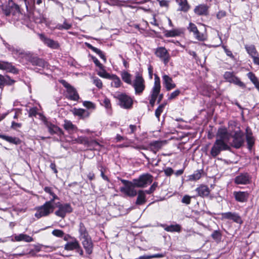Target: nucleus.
<instances>
[{
	"instance_id": "f257e3e1",
	"label": "nucleus",
	"mask_w": 259,
	"mask_h": 259,
	"mask_svg": "<svg viewBox=\"0 0 259 259\" xmlns=\"http://www.w3.org/2000/svg\"><path fill=\"white\" fill-rule=\"evenodd\" d=\"M231 138V134L228 132L226 127L219 128L216 135V140L210 150L211 156L215 157L221 151L229 150L230 147L229 144Z\"/></svg>"
},
{
	"instance_id": "f03ea898",
	"label": "nucleus",
	"mask_w": 259,
	"mask_h": 259,
	"mask_svg": "<svg viewBox=\"0 0 259 259\" xmlns=\"http://www.w3.org/2000/svg\"><path fill=\"white\" fill-rule=\"evenodd\" d=\"M3 42L8 50L11 52L13 55H16L20 62H24L25 61L30 62L31 59L33 56L31 53L25 52L21 49L15 48L13 46H11L4 40Z\"/></svg>"
},
{
	"instance_id": "7ed1b4c3",
	"label": "nucleus",
	"mask_w": 259,
	"mask_h": 259,
	"mask_svg": "<svg viewBox=\"0 0 259 259\" xmlns=\"http://www.w3.org/2000/svg\"><path fill=\"white\" fill-rule=\"evenodd\" d=\"M55 205H51L50 202H46L42 205L35 208V217L37 219L49 215L55 209Z\"/></svg>"
},
{
	"instance_id": "20e7f679",
	"label": "nucleus",
	"mask_w": 259,
	"mask_h": 259,
	"mask_svg": "<svg viewBox=\"0 0 259 259\" xmlns=\"http://www.w3.org/2000/svg\"><path fill=\"white\" fill-rule=\"evenodd\" d=\"M113 97L118 100V104L121 108L130 109L132 107L133 100L132 98L126 94L116 92L113 95Z\"/></svg>"
},
{
	"instance_id": "39448f33",
	"label": "nucleus",
	"mask_w": 259,
	"mask_h": 259,
	"mask_svg": "<svg viewBox=\"0 0 259 259\" xmlns=\"http://www.w3.org/2000/svg\"><path fill=\"white\" fill-rule=\"evenodd\" d=\"M39 116L41 120L48 128L51 135L56 134L59 136H61L64 134L63 131L59 127L49 121L46 116L41 114H39Z\"/></svg>"
},
{
	"instance_id": "423d86ee",
	"label": "nucleus",
	"mask_w": 259,
	"mask_h": 259,
	"mask_svg": "<svg viewBox=\"0 0 259 259\" xmlns=\"http://www.w3.org/2000/svg\"><path fill=\"white\" fill-rule=\"evenodd\" d=\"M2 10L6 15L19 16L23 15L18 5L14 3L12 1L9 2L8 5H3Z\"/></svg>"
},
{
	"instance_id": "0eeeda50",
	"label": "nucleus",
	"mask_w": 259,
	"mask_h": 259,
	"mask_svg": "<svg viewBox=\"0 0 259 259\" xmlns=\"http://www.w3.org/2000/svg\"><path fill=\"white\" fill-rule=\"evenodd\" d=\"M232 141L229 143L230 147L232 146L236 149H239L244 143V135L243 133L240 131H236L234 132L233 135H231Z\"/></svg>"
},
{
	"instance_id": "6e6552de",
	"label": "nucleus",
	"mask_w": 259,
	"mask_h": 259,
	"mask_svg": "<svg viewBox=\"0 0 259 259\" xmlns=\"http://www.w3.org/2000/svg\"><path fill=\"white\" fill-rule=\"evenodd\" d=\"M161 90L160 78L157 75H155L154 83L150 93V99L149 103L153 107L154 106L155 101L158 97L159 93Z\"/></svg>"
},
{
	"instance_id": "1a4fd4ad",
	"label": "nucleus",
	"mask_w": 259,
	"mask_h": 259,
	"mask_svg": "<svg viewBox=\"0 0 259 259\" xmlns=\"http://www.w3.org/2000/svg\"><path fill=\"white\" fill-rule=\"evenodd\" d=\"M121 182L124 185V187H121L120 190L121 192L130 197H134L137 194L135 187H136L134 184V182H130L125 180H121Z\"/></svg>"
},
{
	"instance_id": "9d476101",
	"label": "nucleus",
	"mask_w": 259,
	"mask_h": 259,
	"mask_svg": "<svg viewBox=\"0 0 259 259\" xmlns=\"http://www.w3.org/2000/svg\"><path fill=\"white\" fill-rule=\"evenodd\" d=\"M60 82L67 90V98L70 100L75 101H77L79 100V95L78 94L76 89L73 87L71 85L65 80H61Z\"/></svg>"
},
{
	"instance_id": "9b49d317",
	"label": "nucleus",
	"mask_w": 259,
	"mask_h": 259,
	"mask_svg": "<svg viewBox=\"0 0 259 259\" xmlns=\"http://www.w3.org/2000/svg\"><path fill=\"white\" fill-rule=\"evenodd\" d=\"M56 206L58 209L55 212V215L61 218H64L67 213H70L72 212L73 208L70 203H61L58 202L56 203Z\"/></svg>"
},
{
	"instance_id": "f8f14e48",
	"label": "nucleus",
	"mask_w": 259,
	"mask_h": 259,
	"mask_svg": "<svg viewBox=\"0 0 259 259\" xmlns=\"http://www.w3.org/2000/svg\"><path fill=\"white\" fill-rule=\"evenodd\" d=\"M152 181V176L149 174H144L140 176L138 179L133 180L135 186L139 188L146 187L147 185L151 184Z\"/></svg>"
},
{
	"instance_id": "ddd939ff",
	"label": "nucleus",
	"mask_w": 259,
	"mask_h": 259,
	"mask_svg": "<svg viewBox=\"0 0 259 259\" xmlns=\"http://www.w3.org/2000/svg\"><path fill=\"white\" fill-rule=\"evenodd\" d=\"M64 249L67 251L75 250L80 255L83 256V251L79 242L76 238H72L64 245Z\"/></svg>"
},
{
	"instance_id": "4468645a",
	"label": "nucleus",
	"mask_w": 259,
	"mask_h": 259,
	"mask_svg": "<svg viewBox=\"0 0 259 259\" xmlns=\"http://www.w3.org/2000/svg\"><path fill=\"white\" fill-rule=\"evenodd\" d=\"M144 82L142 75L139 73L137 74L133 85L136 94L140 95L143 93L145 88Z\"/></svg>"
},
{
	"instance_id": "2eb2a0df",
	"label": "nucleus",
	"mask_w": 259,
	"mask_h": 259,
	"mask_svg": "<svg viewBox=\"0 0 259 259\" xmlns=\"http://www.w3.org/2000/svg\"><path fill=\"white\" fill-rule=\"evenodd\" d=\"M155 55L159 58L166 65L170 60V55L167 50L164 47H158L155 52Z\"/></svg>"
},
{
	"instance_id": "dca6fc26",
	"label": "nucleus",
	"mask_w": 259,
	"mask_h": 259,
	"mask_svg": "<svg viewBox=\"0 0 259 259\" xmlns=\"http://www.w3.org/2000/svg\"><path fill=\"white\" fill-rule=\"evenodd\" d=\"M224 77L227 81L230 83H233L242 88L245 87V84L239 78L235 76L233 72H226L224 74Z\"/></svg>"
},
{
	"instance_id": "f3484780",
	"label": "nucleus",
	"mask_w": 259,
	"mask_h": 259,
	"mask_svg": "<svg viewBox=\"0 0 259 259\" xmlns=\"http://www.w3.org/2000/svg\"><path fill=\"white\" fill-rule=\"evenodd\" d=\"M251 176L247 172L240 173L234 178V182L237 185H247L251 183Z\"/></svg>"
},
{
	"instance_id": "a211bd4d",
	"label": "nucleus",
	"mask_w": 259,
	"mask_h": 259,
	"mask_svg": "<svg viewBox=\"0 0 259 259\" xmlns=\"http://www.w3.org/2000/svg\"><path fill=\"white\" fill-rule=\"evenodd\" d=\"M38 35L40 40L48 47L52 49H58L59 48L60 45L58 41L47 37L43 33H38Z\"/></svg>"
},
{
	"instance_id": "6ab92c4d",
	"label": "nucleus",
	"mask_w": 259,
	"mask_h": 259,
	"mask_svg": "<svg viewBox=\"0 0 259 259\" xmlns=\"http://www.w3.org/2000/svg\"><path fill=\"white\" fill-rule=\"evenodd\" d=\"M221 215L223 219L232 220L233 222L240 224L242 223L241 218L236 212H223L221 214Z\"/></svg>"
},
{
	"instance_id": "aec40b11",
	"label": "nucleus",
	"mask_w": 259,
	"mask_h": 259,
	"mask_svg": "<svg viewBox=\"0 0 259 259\" xmlns=\"http://www.w3.org/2000/svg\"><path fill=\"white\" fill-rule=\"evenodd\" d=\"M188 29L190 32L193 33L195 38L198 40L203 41L206 39V35L202 33H200L194 24L190 22L188 27Z\"/></svg>"
},
{
	"instance_id": "412c9836",
	"label": "nucleus",
	"mask_w": 259,
	"mask_h": 259,
	"mask_svg": "<svg viewBox=\"0 0 259 259\" xmlns=\"http://www.w3.org/2000/svg\"><path fill=\"white\" fill-rule=\"evenodd\" d=\"M245 48L249 55L252 58L254 63L259 65V57L256 56L257 52L255 46L254 45H245Z\"/></svg>"
},
{
	"instance_id": "4be33fe9",
	"label": "nucleus",
	"mask_w": 259,
	"mask_h": 259,
	"mask_svg": "<svg viewBox=\"0 0 259 259\" xmlns=\"http://www.w3.org/2000/svg\"><path fill=\"white\" fill-rule=\"evenodd\" d=\"M0 69L6 70L14 74L18 73V69L11 63L6 61H0Z\"/></svg>"
},
{
	"instance_id": "5701e85b",
	"label": "nucleus",
	"mask_w": 259,
	"mask_h": 259,
	"mask_svg": "<svg viewBox=\"0 0 259 259\" xmlns=\"http://www.w3.org/2000/svg\"><path fill=\"white\" fill-rule=\"evenodd\" d=\"M185 29L182 28L173 29L170 30H165L164 35L166 37L180 36L184 33Z\"/></svg>"
},
{
	"instance_id": "b1692460",
	"label": "nucleus",
	"mask_w": 259,
	"mask_h": 259,
	"mask_svg": "<svg viewBox=\"0 0 259 259\" xmlns=\"http://www.w3.org/2000/svg\"><path fill=\"white\" fill-rule=\"evenodd\" d=\"M82 244L84 248L85 252L88 254H91L93 252V243L90 236L82 238Z\"/></svg>"
},
{
	"instance_id": "393cba45",
	"label": "nucleus",
	"mask_w": 259,
	"mask_h": 259,
	"mask_svg": "<svg viewBox=\"0 0 259 259\" xmlns=\"http://www.w3.org/2000/svg\"><path fill=\"white\" fill-rule=\"evenodd\" d=\"M30 62L32 64V65L37 66L41 68H46L48 66V63L47 62L45 61L44 59L39 58L38 57L34 55L31 59Z\"/></svg>"
},
{
	"instance_id": "a878e982",
	"label": "nucleus",
	"mask_w": 259,
	"mask_h": 259,
	"mask_svg": "<svg viewBox=\"0 0 259 259\" xmlns=\"http://www.w3.org/2000/svg\"><path fill=\"white\" fill-rule=\"evenodd\" d=\"M162 80L167 91H170L176 87V84L174 83L172 78L168 75L164 74Z\"/></svg>"
},
{
	"instance_id": "bb28decb",
	"label": "nucleus",
	"mask_w": 259,
	"mask_h": 259,
	"mask_svg": "<svg viewBox=\"0 0 259 259\" xmlns=\"http://www.w3.org/2000/svg\"><path fill=\"white\" fill-rule=\"evenodd\" d=\"M194 11L197 15H208V7L205 4H200L195 8Z\"/></svg>"
},
{
	"instance_id": "cd10ccee",
	"label": "nucleus",
	"mask_w": 259,
	"mask_h": 259,
	"mask_svg": "<svg viewBox=\"0 0 259 259\" xmlns=\"http://www.w3.org/2000/svg\"><path fill=\"white\" fill-rule=\"evenodd\" d=\"M196 191L197 192L198 195L201 197H207L210 193L209 188L204 185H201L197 187L196 189Z\"/></svg>"
},
{
	"instance_id": "c85d7f7f",
	"label": "nucleus",
	"mask_w": 259,
	"mask_h": 259,
	"mask_svg": "<svg viewBox=\"0 0 259 259\" xmlns=\"http://www.w3.org/2000/svg\"><path fill=\"white\" fill-rule=\"evenodd\" d=\"M245 138L247 143V148L249 150H251L255 143V138L253 136L252 133L251 131L248 132L247 130H246Z\"/></svg>"
},
{
	"instance_id": "c756f323",
	"label": "nucleus",
	"mask_w": 259,
	"mask_h": 259,
	"mask_svg": "<svg viewBox=\"0 0 259 259\" xmlns=\"http://www.w3.org/2000/svg\"><path fill=\"white\" fill-rule=\"evenodd\" d=\"M234 196L237 201L244 202L247 201L248 198V193L247 192H234Z\"/></svg>"
},
{
	"instance_id": "7c9ffc66",
	"label": "nucleus",
	"mask_w": 259,
	"mask_h": 259,
	"mask_svg": "<svg viewBox=\"0 0 259 259\" xmlns=\"http://www.w3.org/2000/svg\"><path fill=\"white\" fill-rule=\"evenodd\" d=\"M162 143L161 142L155 141L149 144V147L146 148L147 150H149L156 154L159 149L161 148Z\"/></svg>"
},
{
	"instance_id": "2f4dec72",
	"label": "nucleus",
	"mask_w": 259,
	"mask_h": 259,
	"mask_svg": "<svg viewBox=\"0 0 259 259\" xmlns=\"http://www.w3.org/2000/svg\"><path fill=\"white\" fill-rule=\"evenodd\" d=\"M15 240L16 241H24L26 242H30L33 241L32 237L25 234H19L14 236Z\"/></svg>"
},
{
	"instance_id": "473e14b6",
	"label": "nucleus",
	"mask_w": 259,
	"mask_h": 259,
	"mask_svg": "<svg viewBox=\"0 0 259 259\" xmlns=\"http://www.w3.org/2000/svg\"><path fill=\"white\" fill-rule=\"evenodd\" d=\"M0 138L3 139V140L10 143H13L15 145H18L20 143V140L19 138L16 137H10L4 135L0 134Z\"/></svg>"
},
{
	"instance_id": "72a5a7b5",
	"label": "nucleus",
	"mask_w": 259,
	"mask_h": 259,
	"mask_svg": "<svg viewBox=\"0 0 259 259\" xmlns=\"http://www.w3.org/2000/svg\"><path fill=\"white\" fill-rule=\"evenodd\" d=\"M112 80L111 85L112 87L117 88L121 86L122 82L118 76L115 74H112L109 78Z\"/></svg>"
},
{
	"instance_id": "f704fd0d",
	"label": "nucleus",
	"mask_w": 259,
	"mask_h": 259,
	"mask_svg": "<svg viewBox=\"0 0 259 259\" xmlns=\"http://www.w3.org/2000/svg\"><path fill=\"white\" fill-rule=\"evenodd\" d=\"M73 113L74 115L78 116L81 118H84L88 116L89 115L88 111L81 108H74Z\"/></svg>"
},
{
	"instance_id": "c9c22d12",
	"label": "nucleus",
	"mask_w": 259,
	"mask_h": 259,
	"mask_svg": "<svg viewBox=\"0 0 259 259\" xmlns=\"http://www.w3.org/2000/svg\"><path fill=\"white\" fill-rule=\"evenodd\" d=\"M247 76L259 92V81L255 74L251 72H249L247 73Z\"/></svg>"
},
{
	"instance_id": "e433bc0d",
	"label": "nucleus",
	"mask_w": 259,
	"mask_h": 259,
	"mask_svg": "<svg viewBox=\"0 0 259 259\" xmlns=\"http://www.w3.org/2000/svg\"><path fill=\"white\" fill-rule=\"evenodd\" d=\"M146 202L145 192L143 190H140L138 192V195L136 201V204L141 205Z\"/></svg>"
},
{
	"instance_id": "4c0bfd02",
	"label": "nucleus",
	"mask_w": 259,
	"mask_h": 259,
	"mask_svg": "<svg viewBox=\"0 0 259 259\" xmlns=\"http://www.w3.org/2000/svg\"><path fill=\"white\" fill-rule=\"evenodd\" d=\"M63 127L66 130H67L69 132H74L76 130V127L75 126V125L73 124L70 121L67 120H65L64 121Z\"/></svg>"
},
{
	"instance_id": "58836bf2",
	"label": "nucleus",
	"mask_w": 259,
	"mask_h": 259,
	"mask_svg": "<svg viewBox=\"0 0 259 259\" xmlns=\"http://www.w3.org/2000/svg\"><path fill=\"white\" fill-rule=\"evenodd\" d=\"M79 233L81 239L88 237L89 236L88 233L82 223L79 224Z\"/></svg>"
},
{
	"instance_id": "ea45409f",
	"label": "nucleus",
	"mask_w": 259,
	"mask_h": 259,
	"mask_svg": "<svg viewBox=\"0 0 259 259\" xmlns=\"http://www.w3.org/2000/svg\"><path fill=\"white\" fill-rule=\"evenodd\" d=\"M181 226L178 225H171L165 228L164 230L167 232H180L181 231Z\"/></svg>"
},
{
	"instance_id": "a19ab883",
	"label": "nucleus",
	"mask_w": 259,
	"mask_h": 259,
	"mask_svg": "<svg viewBox=\"0 0 259 259\" xmlns=\"http://www.w3.org/2000/svg\"><path fill=\"white\" fill-rule=\"evenodd\" d=\"M122 80L126 83L131 84L132 83L131 75L127 71H123L121 73Z\"/></svg>"
},
{
	"instance_id": "79ce46f5",
	"label": "nucleus",
	"mask_w": 259,
	"mask_h": 259,
	"mask_svg": "<svg viewBox=\"0 0 259 259\" xmlns=\"http://www.w3.org/2000/svg\"><path fill=\"white\" fill-rule=\"evenodd\" d=\"M179 5V9L181 11L187 12L189 9L187 0H180Z\"/></svg>"
},
{
	"instance_id": "37998d69",
	"label": "nucleus",
	"mask_w": 259,
	"mask_h": 259,
	"mask_svg": "<svg viewBox=\"0 0 259 259\" xmlns=\"http://www.w3.org/2000/svg\"><path fill=\"white\" fill-rule=\"evenodd\" d=\"M165 105L166 103H163L160 104L155 110V115L156 118L158 119V120H159L160 116L161 113L163 112Z\"/></svg>"
},
{
	"instance_id": "c03bdc74",
	"label": "nucleus",
	"mask_w": 259,
	"mask_h": 259,
	"mask_svg": "<svg viewBox=\"0 0 259 259\" xmlns=\"http://www.w3.org/2000/svg\"><path fill=\"white\" fill-rule=\"evenodd\" d=\"M72 26V24H70L68 22H67L66 21H65L62 24H59L57 25V28L59 30H62V29H70Z\"/></svg>"
},
{
	"instance_id": "a18cd8bd",
	"label": "nucleus",
	"mask_w": 259,
	"mask_h": 259,
	"mask_svg": "<svg viewBox=\"0 0 259 259\" xmlns=\"http://www.w3.org/2000/svg\"><path fill=\"white\" fill-rule=\"evenodd\" d=\"M202 170L195 171L193 175L191 176L190 179L192 180H199L201 177Z\"/></svg>"
},
{
	"instance_id": "49530a36",
	"label": "nucleus",
	"mask_w": 259,
	"mask_h": 259,
	"mask_svg": "<svg viewBox=\"0 0 259 259\" xmlns=\"http://www.w3.org/2000/svg\"><path fill=\"white\" fill-rule=\"evenodd\" d=\"M212 238L217 241L221 239L222 234L219 231L215 230L211 234Z\"/></svg>"
},
{
	"instance_id": "de8ad7c7",
	"label": "nucleus",
	"mask_w": 259,
	"mask_h": 259,
	"mask_svg": "<svg viewBox=\"0 0 259 259\" xmlns=\"http://www.w3.org/2000/svg\"><path fill=\"white\" fill-rule=\"evenodd\" d=\"M101 70L100 71H99L98 73V74L102 77H104L105 78H108L109 79L111 77V75L108 73L103 68L102 69H100Z\"/></svg>"
},
{
	"instance_id": "09e8293b",
	"label": "nucleus",
	"mask_w": 259,
	"mask_h": 259,
	"mask_svg": "<svg viewBox=\"0 0 259 259\" xmlns=\"http://www.w3.org/2000/svg\"><path fill=\"white\" fill-rule=\"evenodd\" d=\"M102 105L104 106L106 109H110L111 108V104L110 101L109 99L105 97L103 100Z\"/></svg>"
},
{
	"instance_id": "8fccbe9b",
	"label": "nucleus",
	"mask_w": 259,
	"mask_h": 259,
	"mask_svg": "<svg viewBox=\"0 0 259 259\" xmlns=\"http://www.w3.org/2000/svg\"><path fill=\"white\" fill-rule=\"evenodd\" d=\"M158 186V183L154 182L150 187L149 189L146 190L145 192L148 194L152 193Z\"/></svg>"
},
{
	"instance_id": "3c124183",
	"label": "nucleus",
	"mask_w": 259,
	"mask_h": 259,
	"mask_svg": "<svg viewBox=\"0 0 259 259\" xmlns=\"http://www.w3.org/2000/svg\"><path fill=\"white\" fill-rule=\"evenodd\" d=\"M28 112L29 117L35 116L37 114V108L36 107L31 108Z\"/></svg>"
},
{
	"instance_id": "603ef678",
	"label": "nucleus",
	"mask_w": 259,
	"mask_h": 259,
	"mask_svg": "<svg viewBox=\"0 0 259 259\" xmlns=\"http://www.w3.org/2000/svg\"><path fill=\"white\" fill-rule=\"evenodd\" d=\"M52 234L58 237H62L64 236V232L63 231L58 229L54 230L52 231Z\"/></svg>"
},
{
	"instance_id": "864d4df0",
	"label": "nucleus",
	"mask_w": 259,
	"mask_h": 259,
	"mask_svg": "<svg viewBox=\"0 0 259 259\" xmlns=\"http://www.w3.org/2000/svg\"><path fill=\"white\" fill-rule=\"evenodd\" d=\"M180 94V91L179 90H176L172 93H171L170 95V96L168 97V99L169 100H171L172 99H174L177 97H178Z\"/></svg>"
},
{
	"instance_id": "5fc2aeb1",
	"label": "nucleus",
	"mask_w": 259,
	"mask_h": 259,
	"mask_svg": "<svg viewBox=\"0 0 259 259\" xmlns=\"http://www.w3.org/2000/svg\"><path fill=\"white\" fill-rule=\"evenodd\" d=\"M163 171L164 172V174L167 177H169L173 174H174V171L172 169V168L170 167H167L165 169H164Z\"/></svg>"
},
{
	"instance_id": "6e6d98bb",
	"label": "nucleus",
	"mask_w": 259,
	"mask_h": 259,
	"mask_svg": "<svg viewBox=\"0 0 259 259\" xmlns=\"http://www.w3.org/2000/svg\"><path fill=\"white\" fill-rule=\"evenodd\" d=\"M83 105L88 109H94L95 108L94 104L90 101H84L83 102Z\"/></svg>"
},
{
	"instance_id": "4d7b16f0",
	"label": "nucleus",
	"mask_w": 259,
	"mask_h": 259,
	"mask_svg": "<svg viewBox=\"0 0 259 259\" xmlns=\"http://www.w3.org/2000/svg\"><path fill=\"white\" fill-rule=\"evenodd\" d=\"M191 198L190 196L186 195L183 197L182 202L186 204H189L191 202Z\"/></svg>"
},
{
	"instance_id": "13d9d810",
	"label": "nucleus",
	"mask_w": 259,
	"mask_h": 259,
	"mask_svg": "<svg viewBox=\"0 0 259 259\" xmlns=\"http://www.w3.org/2000/svg\"><path fill=\"white\" fill-rule=\"evenodd\" d=\"M9 78L7 77H5L4 76L0 74V88H2L5 83L7 82V79Z\"/></svg>"
},
{
	"instance_id": "bf43d9fd",
	"label": "nucleus",
	"mask_w": 259,
	"mask_h": 259,
	"mask_svg": "<svg viewBox=\"0 0 259 259\" xmlns=\"http://www.w3.org/2000/svg\"><path fill=\"white\" fill-rule=\"evenodd\" d=\"M25 4V6L28 9V6L30 7H32L34 5L35 0H24Z\"/></svg>"
},
{
	"instance_id": "052dcab7",
	"label": "nucleus",
	"mask_w": 259,
	"mask_h": 259,
	"mask_svg": "<svg viewBox=\"0 0 259 259\" xmlns=\"http://www.w3.org/2000/svg\"><path fill=\"white\" fill-rule=\"evenodd\" d=\"M94 83L98 88H101L102 87V82L101 80L98 78H95L94 79Z\"/></svg>"
},
{
	"instance_id": "680f3d73",
	"label": "nucleus",
	"mask_w": 259,
	"mask_h": 259,
	"mask_svg": "<svg viewBox=\"0 0 259 259\" xmlns=\"http://www.w3.org/2000/svg\"><path fill=\"white\" fill-rule=\"evenodd\" d=\"M92 59L95 65L98 66L100 69H102L104 67L103 65L100 62L97 58L93 57Z\"/></svg>"
},
{
	"instance_id": "e2e57ef3",
	"label": "nucleus",
	"mask_w": 259,
	"mask_h": 259,
	"mask_svg": "<svg viewBox=\"0 0 259 259\" xmlns=\"http://www.w3.org/2000/svg\"><path fill=\"white\" fill-rule=\"evenodd\" d=\"M223 47L226 55L230 57V58L233 59L234 58V56L233 55L232 52L229 49H228L226 46H223Z\"/></svg>"
},
{
	"instance_id": "0e129e2a",
	"label": "nucleus",
	"mask_w": 259,
	"mask_h": 259,
	"mask_svg": "<svg viewBox=\"0 0 259 259\" xmlns=\"http://www.w3.org/2000/svg\"><path fill=\"white\" fill-rule=\"evenodd\" d=\"M165 255V253H157L154 254L153 255H150V257L149 258H150V259L153 258H162Z\"/></svg>"
},
{
	"instance_id": "69168bd1",
	"label": "nucleus",
	"mask_w": 259,
	"mask_h": 259,
	"mask_svg": "<svg viewBox=\"0 0 259 259\" xmlns=\"http://www.w3.org/2000/svg\"><path fill=\"white\" fill-rule=\"evenodd\" d=\"M52 198H51L50 200L49 201H48L47 202H50L51 205H54V201L56 199H59V198L55 193H53V194L52 195Z\"/></svg>"
},
{
	"instance_id": "338daca9",
	"label": "nucleus",
	"mask_w": 259,
	"mask_h": 259,
	"mask_svg": "<svg viewBox=\"0 0 259 259\" xmlns=\"http://www.w3.org/2000/svg\"><path fill=\"white\" fill-rule=\"evenodd\" d=\"M44 191L46 193H49L51 196L53 194V193H54L52 191V188L49 187H45L44 188Z\"/></svg>"
},
{
	"instance_id": "774afa93",
	"label": "nucleus",
	"mask_w": 259,
	"mask_h": 259,
	"mask_svg": "<svg viewBox=\"0 0 259 259\" xmlns=\"http://www.w3.org/2000/svg\"><path fill=\"white\" fill-rule=\"evenodd\" d=\"M21 126H22V124L20 123H17V122H15V121H13L12 122L11 126L12 128H16L17 127H21Z\"/></svg>"
}]
</instances>
